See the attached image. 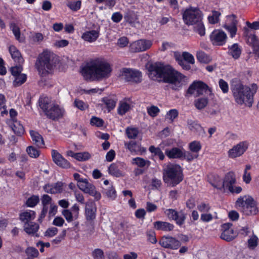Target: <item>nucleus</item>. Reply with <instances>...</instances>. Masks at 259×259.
<instances>
[{
	"label": "nucleus",
	"instance_id": "f3484780",
	"mask_svg": "<svg viewBox=\"0 0 259 259\" xmlns=\"http://www.w3.org/2000/svg\"><path fill=\"white\" fill-rule=\"evenodd\" d=\"M248 145L247 141L239 142L229 150L228 156L230 158H234L241 156L248 149Z\"/></svg>",
	"mask_w": 259,
	"mask_h": 259
},
{
	"label": "nucleus",
	"instance_id": "5701e85b",
	"mask_svg": "<svg viewBox=\"0 0 259 259\" xmlns=\"http://www.w3.org/2000/svg\"><path fill=\"white\" fill-rule=\"evenodd\" d=\"M153 227L157 231L170 232L174 229L175 226L169 222L157 221L153 223Z\"/></svg>",
	"mask_w": 259,
	"mask_h": 259
},
{
	"label": "nucleus",
	"instance_id": "c756f323",
	"mask_svg": "<svg viewBox=\"0 0 259 259\" xmlns=\"http://www.w3.org/2000/svg\"><path fill=\"white\" fill-rule=\"evenodd\" d=\"M8 124L9 126L11 128L13 132L17 136H22L25 130L22 124L20 123V122L18 120H15V122H8Z\"/></svg>",
	"mask_w": 259,
	"mask_h": 259
},
{
	"label": "nucleus",
	"instance_id": "6ab92c4d",
	"mask_svg": "<svg viewBox=\"0 0 259 259\" xmlns=\"http://www.w3.org/2000/svg\"><path fill=\"white\" fill-rule=\"evenodd\" d=\"M232 224L225 223L222 225V233L221 235V238L228 242L232 241L236 236L233 229L231 228Z\"/></svg>",
	"mask_w": 259,
	"mask_h": 259
},
{
	"label": "nucleus",
	"instance_id": "79ce46f5",
	"mask_svg": "<svg viewBox=\"0 0 259 259\" xmlns=\"http://www.w3.org/2000/svg\"><path fill=\"white\" fill-rule=\"evenodd\" d=\"M125 133L128 138L135 139L138 136L139 131L137 127H127L125 130Z\"/></svg>",
	"mask_w": 259,
	"mask_h": 259
},
{
	"label": "nucleus",
	"instance_id": "58836bf2",
	"mask_svg": "<svg viewBox=\"0 0 259 259\" xmlns=\"http://www.w3.org/2000/svg\"><path fill=\"white\" fill-rule=\"evenodd\" d=\"M237 22L236 21H233L230 24H226L224 28L229 32L230 37H234L237 33V28L236 26Z\"/></svg>",
	"mask_w": 259,
	"mask_h": 259
},
{
	"label": "nucleus",
	"instance_id": "39448f33",
	"mask_svg": "<svg viewBox=\"0 0 259 259\" xmlns=\"http://www.w3.org/2000/svg\"><path fill=\"white\" fill-rule=\"evenodd\" d=\"M183 179V169L179 164L169 163L163 169V180L170 187H176Z\"/></svg>",
	"mask_w": 259,
	"mask_h": 259
},
{
	"label": "nucleus",
	"instance_id": "423d86ee",
	"mask_svg": "<svg viewBox=\"0 0 259 259\" xmlns=\"http://www.w3.org/2000/svg\"><path fill=\"white\" fill-rule=\"evenodd\" d=\"M52 56L51 52L48 51H44L38 55L35 66L41 77L48 76L56 67V63L52 59Z\"/></svg>",
	"mask_w": 259,
	"mask_h": 259
},
{
	"label": "nucleus",
	"instance_id": "13d9d810",
	"mask_svg": "<svg viewBox=\"0 0 259 259\" xmlns=\"http://www.w3.org/2000/svg\"><path fill=\"white\" fill-rule=\"evenodd\" d=\"M147 111L149 115H150L151 117H154L158 115L160 112V109L158 108V107L152 105L150 107H148Z\"/></svg>",
	"mask_w": 259,
	"mask_h": 259
},
{
	"label": "nucleus",
	"instance_id": "7c9ffc66",
	"mask_svg": "<svg viewBox=\"0 0 259 259\" xmlns=\"http://www.w3.org/2000/svg\"><path fill=\"white\" fill-rule=\"evenodd\" d=\"M53 103H51V99L46 96H41L38 100V105L40 109L44 112V114L47 112Z\"/></svg>",
	"mask_w": 259,
	"mask_h": 259
},
{
	"label": "nucleus",
	"instance_id": "09e8293b",
	"mask_svg": "<svg viewBox=\"0 0 259 259\" xmlns=\"http://www.w3.org/2000/svg\"><path fill=\"white\" fill-rule=\"evenodd\" d=\"M221 15L220 12L217 11H212V15L208 17V20L211 24H217L219 22V17Z\"/></svg>",
	"mask_w": 259,
	"mask_h": 259
},
{
	"label": "nucleus",
	"instance_id": "393cba45",
	"mask_svg": "<svg viewBox=\"0 0 259 259\" xmlns=\"http://www.w3.org/2000/svg\"><path fill=\"white\" fill-rule=\"evenodd\" d=\"M97 207L94 202L86 204L85 216L87 221H93L96 218Z\"/></svg>",
	"mask_w": 259,
	"mask_h": 259
},
{
	"label": "nucleus",
	"instance_id": "8fccbe9b",
	"mask_svg": "<svg viewBox=\"0 0 259 259\" xmlns=\"http://www.w3.org/2000/svg\"><path fill=\"white\" fill-rule=\"evenodd\" d=\"M248 247L250 249H254L258 244V238L253 233V235L247 241Z\"/></svg>",
	"mask_w": 259,
	"mask_h": 259
},
{
	"label": "nucleus",
	"instance_id": "a211bd4d",
	"mask_svg": "<svg viewBox=\"0 0 259 259\" xmlns=\"http://www.w3.org/2000/svg\"><path fill=\"white\" fill-rule=\"evenodd\" d=\"M227 35L222 30L215 29L210 34V39L213 45L223 46L226 42Z\"/></svg>",
	"mask_w": 259,
	"mask_h": 259
},
{
	"label": "nucleus",
	"instance_id": "a18cd8bd",
	"mask_svg": "<svg viewBox=\"0 0 259 259\" xmlns=\"http://www.w3.org/2000/svg\"><path fill=\"white\" fill-rule=\"evenodd\" d=\"M208 104V99L207 98H200L194 102L195 107L199 110L204 108Z\"/></svg>",
	"mask_w": 259,
	"mask_h": 259
},
{
	"label": "nucleus",
	"instance_id": "e2e57ef3",
	"mask_svg": "<svg viewBox=\"0 0 259 259\" xmlns=\"http://www.w3.org/2000/svg\"><path fill=\"white\" fill-rule=\"evenodd\" d=\"M178 115L179 112L178 110L176 109H170L166 113V115L168 116L167 118L170 120L171 122H172L175 118L178 117Z\"/></svg>",
	"mask_w": 259,
	"mask_h": 259
},
{
	"label": "nucleus",
	"instance_id": "a19ab883",
	"mask_svg": "<svg viewBox=\"0 0 259 259\" xmlns=\"http://www.w3.org/2000/svg\"><path fill=\"white\" fill-rule=\"evenodd\" d=\"M39 202V196L38 195H33L27 199L25 205L29 207H34L37 205Z\"/></svg>",
	"mask_w": 259,
	"mask_h": 259
},
{
	"label": "nucleus",
	"instance_id": "72a5a7b5",
	"mask_svg": "<svg viewBox=\"0 0 259 259\" xmlns=\"http://www.w3.org/2000/svg\"><path fill=\"white\" fill-rule=\"evenodd\" d=\"M174 58L178 64L185 70L189 71L191 69V66L188 63H186L183 60V53L181 55L178 52L174 53Z\"/></svg>",
	"mask_w": 259,
	"mask_h": 259
},
{
	"label": "nucleus",
	"instance_id": "f8f14e48",
	"mask_svg": "<svg viewBox=\"0 0 259 259\" xmlns=\"http://www.w3.org/2000/svg\"><path fill=\"white\" fill-rule=\"evenodd\" d=\"M165 213L167 217L175 221L176 224L180 227H182L185 223L187 214L182 210L178 211L175 209H166Z\"/></svg>",
	"mask_w": 259,
	"mask_h": 259
},
{
	"label": "nucleus",
	"instance_id": "f257e3e1",
	"mask_svg": "<svg viewBox=\"0 0 259 259\" xmlns=\"http://www.w3.org/2000/svg\"><path fill=\"white\" fill-rule=\"evenodd\" d=\"M146 67L150 78L155 80L160 78L162 82L172 84V90L179 91L183 86L182 80L185 75L176 70L170 65H164L161 62L147 63Z\"/></svg>",
	"mask_w": 259,
	"mask_h": 259
},
{
	"label": "nucleus",
	"instance_id": "052dcab7",
	"mask_svg": "<svg viewBox=\"0 0 259 259\" xmlns=\"http://www.w3.org/2000/svg\"><path fill=\"white\" fill-rule=\"evenodd\" d=\"M135 161L134 163L140 167H144L147 163L148 165L150 164V162L149 160H146L141 157H136L133 159Z\"/></svg>",
	"mask_w": 259,
	"mask_h": 259
},
{
	"label": "nucleus",
	"instance_id": "a878e982",
	"mask_svg": "<svg viewBox=\"0 0 259 259\" xmlns=\"http://www.w3.org/2000/svg\"><path fill=\"white\" fill-rule=\"evenodd\" d=\"M39 229V225L33 222H30L24 227V231L28 235L31 236H35L36 237H38L39 235L37 233V231Z\"/></svg>",
	"mask_w": 259,
	"mask_h": 259
},
{
	"label": "nucleus",
	"instance_id": "4468645a",
	"mask_svg": "<svg viewBox=\"0 0 259 259\" xmlns=\"http://www.w3.org/2000/svg\"><path fill=\"white\" fill-rule=\"evenodd\" d=\"M159 244L164 248L172 250L178 249L181 245L179 240L169 235L162 236L159 241Z\"/></svg>",
	"mask_w": 259,
	"mask_h": 259
},
{
	"label": "nucleus",
	"instance_id": "4c0bfd02",
	"mask_svg": "<svg viewBox=\"0 0 259 259\" xmlns=\"http://www.w3.org/2000/svg\"><path fill=\"white\" fill-rule=\"evenodd\" d=\"M149 151L153 156H157L159 160L162 161L164 159L165 155L159 147L151 145L149 148Z\"/></svg>",
	"mask_w": 259,
	"mask_h": 259
},
{
	"label": "nucleus",
	"instance_id": "e433bc0d",
	"mask_svg": "<svg viewBox=\"0 0 259 259\" xmlns=\"http://www.w3.org/2000/svg\"><path fill=\"white\" fill-rule=\"evenodd\" d=\"M196 58L199 62L204 64H208L212 60V58L210 55L202 51L197 52Z\"/></svg>",
	"mask_w": 259,
	"mask_h": 259
},
{
	"label": "nucleus",
	"instance_id": "49530a36",
	"mask_svg": "<svg viewBox=\"0 0 259 259\" xmlns=\"http://www.w3.org/2000/svg\"><path fill=\"white\" fill-rule=\"evenodd\" d=\"M26 152L30 157L37 158L40 154V151L33 146H29L26 149Z\"/></svg>",
	"mask_w": 259,
	"mask_h": 259
},
{
	"label": "nucleus",
	"instance_id": "5fc2aeb1",
	"mask_svg": "<svg viewBox=\"0 0 259 259\" xmlns=\"http://www.w3.org/2000/svg\"><path fill=\"white\" fill-rule=\"evenodd\" d=\"M104 120L96 116H93L90 120V124L93 126L102 127L104 125Z\"/></svg>",
	"mask_w": 259,
	"mask_h": 259
},
{
	"label": "nucleus",
	"instance_id": "cd10ccee",
	"mask_svg": "<svg viewBox=\"0 0 259 259\" xmlns=\"http://www.w3.org/2000/svg\"><path fill=\"white\" fill-rule=\"evenodd\" d=\"M36 217V212L32 210H26L19 214V220L25 223V225L33 220Z\"/></svg>",
	"mask_w": 259,
	"mask_h": 259
},
{
	"label": "nucleus",
	"instance_id": "2f4dec72",
	"mask_svg": "<svg viewBox=\"0 0 259 259\" xmlns=\"http://www.w3.org/2000/svg\"><path fill=\"white\" fill-rule=\"evenodd\" d=\"M248 41L252 47L254 53L259 58V40L255 34H250L248 37Z\"/></svg>",
	"mask_w": 259,
	"mask_h": 259
},
{
	"label": "nucleus",
	"instance_id": "473e14b6",
	"mask_svg": "<svg viewBox=\"0 0 259 259\" xmlns=\"http://www.w3.org/2000/svg\"><path fill=\"white\" fill-rule=\"evenodd\" d=\"M9 51L15 62L20 63L23 61L20 52L15 46H10L9 48Z\"/></svg>",
	"mask_w": 259,
	"mask_h": 259
},
{
	"label": "nucleus",
	"instance_id": "7ed1b4c3",
	"mask_svg": "<svg viewBox=\"0 0 259 259\" xmlns=\"http://www.w3.org/2000/svg\"><path fill=\"white\" fill-rule=\"evenodd\" d=\"M252 90L247 85H244L238 79H233L231 83V91L235 102L239 105L244 104L251 107L253 102V97L256 93L257 85L255 83L251 84Z\"/></svg>",
	"mask_w": 259,
	"mask_h": 259
},
{
	"label": "nucleus",
	"instance_id": "c9c22d12",
	"mask_svg": "<svg viewBox=\"0 0 259 259\" xmlns=\"http://www.w3.org/2000/svg\"><path fill=\"white\" fill-rule=\"evenodd\" d=\"M188 148L193 155H197L202 148V146L199 141H194L190 142L188 145Z\"/></svg>",
	"mask_w": 259,
	"mask_h": 259
},
{
	"label": "nucleus",
	"instance_id": "c03bdc74",
	"mask_svg": "<svg viewBox=\"0 0 259 259\" xmlns=\"http://www.w3.org/2000/svg\"><path fill=\"white\" fill-rule=\"evenodd\" d=\"M251 168V166L250 164H247L245 165V168L244 170L242 180L246 184H249L251 181V174L250 172H248V170H250Z\"/></svg>",
	"mask_w": 259,
	"mask_h": 259
},
{
	"label": "nucleus",
	"instance_id": "4be33fe9",
	"mask_svg": "<svg viewBox=\"0 0 259 259\" xmlns=\"http://www.w3.org/2000/svg\"><path fill=\"white\" fill-rule=\"evenodd\" d=\"M123 164L121 162L112 163L108 167L109 173L115 177H121L123 176L122 172Z\"/></svg>",
	"mask_w": 259,
	"mask_h": 259
},
{
	"label": "nucleus",
	"instance_id": "bb28decb",
	"mask_svg": "<svg viewBox=\"0 0 259 259\" xmlns=\"http://www.w3.org/2000/svg\"><path fill=\"white\" fill-rule=\"evenodd\" d=\"M29 134L34 144L38 148H42L45 147V141L42 136L37 132L30 130Z\"/></svg>",
	"mask_w": 259,
	"mask_h": 259
},
{
	"label": "nucleus",
	"instance_id": "c85d7f7f",
	"mask_svg": "<svg viewBox=\"0 0 259 259\" xmlns=\"http://www.w3.org/2000/svg\"><path fill=\"white\" fill-rule=\"evenodd\" d=\"M228 54L231 56L235 60L240 58L241 53V48L237 43L228 46Z\"/></svg>",
	"mask_w": 259,
	"mask_h": 259
},
{
	"label": "nucleus",
	"instance_id": "ddd939ff",
	"mask_svg": "<svg viewBox=\"0 0 259 259\" xmlns=\"http://www.w3.org/2000/svg\"><path fill=\"white\" fill-rule=\"evenodd\" d=\"M122 75L128 82L139 83L142 81V72L138 70L132 68H123L122 69Z\"/></svg>",
	"mask_w": 259,
	"mask_h": 259
},
{
	"label": "nucleus",
	"instance_id": "0eeeda50",
	"mask_svg": "<svg viewBox=\"0 0 259 259\" xmlns=\"http://www.w3.org/2000/svg\"><path fill=\"white\" fill-rule=\"evenodd\" d=\"M235 206L246 215H255L258 212L257 203L250 196H240L235 202Z\"/></svg>",
	"mask_w": 259,
	"mask_h": 259
},
{
	"label": "nucleus",
	"instance_id": "412c9836",
	"mask_svg": "<svg viewBox=\"0 0 259 259\" xmlns=\"http://www.w3.org/2000/svg\"><path fill=\"white\" fill-rule=\"evenodd\" d=\"M63 183L61 182H57L54 184H47L44 186V191L51 194L60 193L63 191Z\"/></svg>",
	"mask_w": 259,
	"mask_h": 259
},
{
	"label": "nucleus",
	"instance_id": "680f3d73",
	"mask_svg": "<svg viewBox=\"0 0 259 259\" xmlns=\"http://www.w3.org/2000/svg\"><path fill=\"white\" fill-rule=\"evenodd\" d=\"M219 85L224 94H226L229 92V85L227 81L223 79H220L219 80Z\"/></svg>",
	"mask_w": 259,
	"mask_h": 259
},
{
	"label": "nucleus",
	"instance_id": "6e6552de",
	"mask_svg": "<svg viewBox=\"0 0 259 259\" xmlns=\"http://www.w3.org/2000/svg\"><path fill=\"white\" fill-rule=\"evenodd\" d=\"M165 154L169 159H185L188 162H191L198 158L197 155H193L190 152L178 147L166 149L165 151Z\"/></svg>",
	"mask_w": 259,
	"mask_h": 259
},
{
	"label": "nucleus",
	"instance_id": "20e7f679",
	"mask_svg": "<svg viewBox=\"0 0 259 259\" xmlns=\"http://www.w3.org/2000/svg\"><path fill=\"white\" fill-rule=\"evenodd\" d=\"M182 19L187 26H193L194 32L200 36L205 34V28L202 21V12L197 7L190 6L182 13Z\"/></svg>",
	"mask_w": 259,
	"mask_h": 259
},
{
	"label": "nucleus",
	"instance_id": "864d4df0",
	"mask_svg": "<svg viewBox=\"0 0 259 259\" xmlns=\"http://www.w3.org/2000/svg\"><path fill=\"white\" fill-rule=\"evenodd\" d=\"M91 157V154L88 152H78L75 159L79 161H84L89 160Z\"/></svg>",
	"mask_w": 259,
	"mask_h": 259
},
{
	"label": "nucleus",
	"instance_id": "603ef678",
	"mask_svg": "<svg viewBox=\"0 0 259 259\" xmlns=\"http://www.w3.org/2000/svg\"><path fill=\"white\" fill-rule=\"evenodd\" d=\"M183 60L186 63H188L190 65L195 63L194 56L188 52H183Z\"/></svg>",
	"mask_w": 259,
	"mask_h": 259
},
{
	"label": "nucleus",
	"instance_id": "1a4fd4ad",
	"mask_svg": "<svg viewBox=\"0 0 259 259\" xmlns=\"http://www.w3.org/2000/svg\"><path fill=\"white\" fill-rule=\"evenodd\" d=\"M223 184L224 188L227 189L232 194H239L242 191V189L240 186L234 187L236 182V178L235 173L233 171H229L227 172L224 179Z\"/></svg>",
	"mask_w": 259,
	"mask_h": 259
},
{
	"label": "nucleus",
	"instance_id": "6e6d98bb",
	"mask_svg": "<svg viewBox=\"0 0 259 259\" xmlns=\"http://www.w3.org/2000/svg\"><path fill=\"white\" fill-rule=\"evenodd\" d=\"M62 214L68 223L72 222L74 220V215L69 209H64Z\"/></svg>",
	"mask_w": 259,
	"mask_h": 259
},
{
	"label": "nucleus",
	"instance_id": "338daca9",
	"mask_svg": "<svg viewBox=\"0 0 259 259\" xmlns=\"http://www.w3.org/2000/svg\"><path fill=\"white\" fill-rule=\"evenodd\" d=\"M211 207L208 203L202 202L197 205V209L200 212H207L210 210Z\"/></svg>",
	"mask_w": 259,
	"mask_h": 259
},
{
	"label": "nucleus",
	"instance_id": "aec40b11",
	"mask_svg": "<svg viewBox=\"0 0 259 259\" xmlns=\"http://www.w3.org/2000/svg\"><path fill=\"white\" fill-rule=\"evenodd\" d=\"M52 159L54 162L58 166L63 168H69L71 167L70 163L56 150L51 151Z\"/></svg>",
	"mask_w": 259,
	"mask_h": 259
},
{
	"label": "nucleus",
	"instance_id": "774afa93",
	"mask_svg": "<svg viewBox=\"0 0 259 259\" xmlns=\"http://www.w3.org/2000/svg\"><path fill=\"white\" fill-rule=\"evenodd\" d=\"M41 203L42 207H46L48 208V204L51 203L52 198L48 194H44L41 197Z\"/></svg>",
	"mask_w": 259,
	"mask_h": 259
},
{
	"label": "nucleus",
	"instance_id": "b1692460",
	"mask_svg": "<svg viewBox=\"0 0 259 259\" xmlns=\"http://www.w3.org/2000/svg\"><path fill=\"white\" fill-rule=\"evenodd\" d=\"M100 35V28L96 30L86 31L82 34L81 38L86 41L93 42L95 41Z\"/></svg>",
	"mask_w": 259,
	"mask_h": 259
},
{
	"label": "nucleus",
	"instance_id": "4d7b16f0",
	"mask_svg": "<svg viewBox=\"0 0 259 259\" xmlns=\"http://www.w3.org/2000/svg\"><path fill=\"white\" fill-rule=\"evenodd\" d=\"M94 259H105L104 253L100 248L95 249L92 253Z\"/></svg>",
	"mask_w": 259,
	"mask_h": 259
},
{
	"label": "nucleus",
	"instance_id": "9b49d317",
	"mask_svg": "<svg viewBox=\"0 0 259 259\" xmlns=\"http://www.w3.org/2000/svg\"><path fill=\"white\" fill-rule=\"evenodd\" d=\"M78 188L84 193L94 197L96 200H99L101 198L100 193L96 190L95 186L90 183L87 179H84L81 182L77 184Z\"/></svg>",
	"mask_w": 259,
	"mask_h": 259
},
{
	"label": "nucleus",
	"instance_id": "37998d69",
	"mask_svg": "<svg viewBox=\"0 0 259 259\" xmlns=\"http://www.w3.org/2000/svg\"><path fill=\"white\" fill-rule=\"evenodd\" d=\"M27 80V75L25 74L22 73L18 76L15 77V79L13 81V85L15 87H18L21 85Z\"/></svg>",
	"mask_w": 259,
	"mask_h": 259
},
{
	"label": "nucleus",
	"instance_id": "de8ad7c7",
	"mask_svg": "<svg viewBox=\"0 0 259 259\" xmlns=\"http://www.w3.org/2000/svg\"><path fill=\"white\" fill-rule=\"evenodd\" d=\"M67 6L72 11L76 12L81 8V1L80 0L70 1L67 4Z\"/></svg>",
	"mask_w": 259,
	"mask_h": 259
},
{
	"label": "nucleus",
	"instance_id": "0e129e2a",
	"mask_svg": "<svg viewBox=\"0 0 259 259\" xmlns=\"http://www.w3.org/2000/svg\"><path fill=\"white\" fill-rule=\"evenodd\" d=\"M58 229L54 227L49 228L45 232L44 235L46 237H52L58 233Z\"/></svg>",
	"mask_w": 259,
	"mask_h": 259
},
{
	"label": "nucleus",
	"instance_id": "bf43d9fd",
	"mask_svg": "<svg viewBox=\"0 0 259 259\" xmlns=\"http://www.w3.org/2000/svg\"><path fill=\"white\" fill-rule=\"evenodd\" d=\"M10 27L13 32V34L15 37V38L20 41V30L19 27L16 25V24L13 23L11 24Z\"/></svg>",
	"mask_w": 259,
	"mask_h": 259
},
{
	"label": "nucleus",
	"instance_id": "f704fd0d",
	"mask_svg": "<svg viewBox=\"0 0 259 259\" xmlns=\"http://www.w3.org/2000/svg\"><path fill=\"white\" fill-rule=\"evenodd\" d=\"M101 101L106 105L108 112H110L115 108L117 102V100L110 97H104Z\"/></svg>",
	"mask_w": 259,
	"mask_h": 259
},
{
	"label": "nucleus",
	"instance_id": "f03ea898",
	"mask_svg": "<svg viewBox=\"0 0 259 259\" xmlns=\"http://www.w3.org/2000/svg\"><path fill=\"white\" fill-rule=\"evenodd\" d=\"M112 71L110 64L99 58L91 60L80 69L82 76L87 81H101L108 78Z\"/></svg>",
	"mask_w": 259,
	"mask_h": 259
},
{
	"label": "nucleus",
	"instance_id": "9d476101",
	"mask_svg": "<svg viewBox=\"0 0 259 259\" xmlns=\"http://www.w3.org/2000/svg\"><path fill=\"white\" fill-rule=\"evenodd\" d=\"M195 91H196L198 95H202L204 93H207V91L210 93L212 92L211 89L206 83L201 80H195L189 87L185 96H187L188 94H193Z\"/></svg>",
	"mask_w": 259,
	"mask_h": 259
},
{
	"label": "nucleus",
	"instance_id": "ea45409f",
	"mask_svg": "<svg viewBox=\"0 0 259 259\" xmlns=\"http://www.w3.org/2000/svg\"><path fill=\"white\" fill-rule=\"evenodd\" d=\"M131 109V105L125 102H120L117 108V113L123 116Z\"/></svg>",
	"mask_w": 259,
	"mask_h": 259
},
{
	"label": "nucleus",
	"instance_id": "dca6fc26",
	"mask_svg": "<svg viewBox=\"0 0 259 259\" xmlns=\"http://www.w3.org/2000/svg\"><path fill=\"white\" fill-rule=\"evenodd\" d=\"M64 113L65 110L63 107L57 104L53 103L45 115L48 118L56 121L62 118Z\"/></svg>",
	"mask_w": 259,
	"mask_h": 259
},
{
	"label": "nucleus",
	"instance_id": "2eb2a0df",
	"mask_svg": "<svg viewBox=\"0 0 259 259\" xmlns=\"http://www.w3.org/2000/svg\"><path fill=\"white\" fill-rule=\"evenodd\" d=\"M152 45L151 40L140 39L131 44L130 51L132 53L145 51L150 48Z\"/></svg>",
	"mask_w": 259,
	"mask_h": 259
},
{
	"label": "nucleus",
	"instance_id": "3c124183",
	"mask_svg": "<svg viewBox=\"0 0 259 259\" xmlns=\"http://www.w3.org/2000/svg\"><path fill=\"white\" fill-rule=\"evenodd\" d=\"M25 253L28 257L34 258L37 257L39 255L38 250L34 247H28L25 250Z\"/></svg>",
	"mask_w": 259,
	"mask_h": 259
},
{
	"label": "nucleus",
	"instance_id": "69168bd1",
	"mask_svg": "<svg viewBox=\"0 0 259 259\" xmlns=\"http://www.w3.org/2000/svg\"><path fill=\"white\" fill-rule=\"evenodd\" d=\"M66 235V230H63L61 233L56 237L55 239H54L52 242L53 244H59L62 240L64 239L65 236Z\"/></svg>",
	"mask_w": 259,
	"mask_h": 259
}]
</instances>
